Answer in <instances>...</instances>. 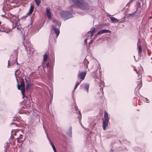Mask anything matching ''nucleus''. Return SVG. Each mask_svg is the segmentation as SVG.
<instances>
[{
  "mask_svg": "<svg viewBox=\"0 0 152 152\" xmlns=\"http://www.w3.org/2000/svg\"><path fill=\"white\" fill-rule=\"evenodd\" d=\"M51 90L53 89L51 87Z\"/></svg>",
  "mask_w": 152,
  "mask_h": 152,
  "instance_id": "58836bf2",
  "label": "nucleus"
},
{
  "mask_svg": "<svg viewBox=\"0 0 152 152\" xmlns=\"http://www.w3.org/2000/svg\"><path fill=\"white\" fill-rule=\"evenodd\" d=\"M75 109L77 111L76 113L77 114H78V118L79 119H80L81 118V114L80 112V111L78 110V107L76 105H75Z\"/></svg>",
  "mask_w": 152,
  "mask_h": 152,
  "instance_id": "9b49d317",
  "label": "nucleus"
},
{
  "mask_svg": "<svg viewBox=\"0 0 152 152\" xmlns=\"http://www.w3.org/2000/svg\"><path fill=\"white\" fill-rule=\"evenodd\" d=\"M137 48L138 49V53L139 54H140L142 52V48L141 45H137Z\"/></svg>",
  "mask_w": 152,
  "mask_h": 152,
  "instance_id": "6ab92c4d",
  "label": "nucleus"
},
{
  "mask_svg": "<svg viewBox=\"0 0 152 152\" xmlns=\"http://www.w3.org/2000/svg\"><path fill=\"white\" fill-rule=\"evenodd\" d=\"M1 24V22H0V25Z\"/></svg>",
  "mask_w": 152,
  "mask_h": 152,
  "instance_id": "79ce46f5",
  "label": "nucleus"
},
{
  "mask_svg": "<svg viewBox=\"0 0 152 152\" xmlns=\"http://www.w3.org/2000/svg\"><path fill=\"white\" fill-rule=\"evenodd\" d=\"M23 44H24V46L25 48V49H26V45H25V44L24 42H23Z\"/></svg>",
  "mask_w": 152,
  "mask_h": 152,
  "instance_id": "72a5a7b5",
  "label": "nucleus"
},
{
  "mask_svg": "<svg viewBox=\"0 0 152 152\" xmlns=\"http://www.w3.org/2000/svg\"><path fill=\"white\" fill-rule=\"evenodd\" d=\"M73 6H69V11L67 10H62L60 11V16L64 20H66L73 17L72 14V7Z\"/></svg>",
  "mask_w": 152,
  "mask_h": 152,
  "instance_id": "f03ea898",
  "label": "nucleus"
},
{
  "mask_svg": "<svg viewBox=\"0 0 152 152\" xmlns=\"http://www.w3.org/2000/svg\"><path fill=\"white\" fill-rule=\"evenodd\" d=\"M142 71L141 70H140V71H139L138 72H137V73L138 74H140L141 73H142Z\"/></svg>",
  "mask_w": 152,
  "mask_h": 152,
  "instance_id": "7c9ffc66",
  "label": "nucleus"
},
{
  "mask_svg": "<svg viewBox=\"0 0 152 152\" xmlns=\"http://www.w3.org/2000/svg\"><path fill=\"white\" fill-rule=\"evenodd\" d=\"M135 14V12H134L132 14H129V16L130 17V16H133Z\"/></svg>",
  "mask_w": 152,
  "mask_h": 152,
  "instance_id": "c756f323",
  "label": "nucleus"
},
{
  "mask_svg": "<svg viewBox=\"0 0 152 152\" xmlns=\"http://www.w3.org/2000/svg\"><path fill=\"white\" fill-rule=\"evenodd\" d=\"M34 9V7L32 5L30 7L29 11L26 14V16L31 14L33 12Z\"/></svg>",
  "mask_w": 152,
  "mask_h": 152,
  "instance_id": "f8f14e48",
  "label": "nucleus"
},
{
  "mask_svg": "<svg viewBox=\"0 0 152 152\" xmlns=\"http://www.w3.org/2000/svg\"><path fill=\"white\" fill-rule=\"evenodd\" d=\"M45 132H46V134H47V137H48V134H47V133L46 132V131H45Z\"/></svg>",
  "mask_w": 152,
  "mask_h": 152,
  "instance_id": "4c0bfd02",
  "label": "nucleus"
},
{
  "mask_svg": "<svg viewBox=\"0 0 152 152\" xmlns=\"http://www.w3.org/2000/svg\"><path fill=\"white\" fill-rule=\"evenodd\" d=\"M20 72V71L19 70H16L15 73V75L16 77L18 75L17 73L18 74Z\"/></svg>",
  "mask_w": 152,
  "mask_h": 152,
  "instance_id": "bb28decb",
  "label": "nucleus"
},
{
  "mask_svg": "<svg viewBox=\"0 0 152 152\" xmlns=\"http://www.w3.org/2000/svg\"><path fill=\"white\" fill-rule=\"evenodd\" d=\"M110 152H115V151L111 149L110 151Z\"/></svg>",
  "mask_w": 152,
  "mask_h": 152,
  "instance_id": "f704fd0d",
  "label": "nucleus"
},
{
  "mask_svg": "<svg viewBox=\"0 0 152 152\" xmlns=\"http://www.w3.org/2000/svg\"><path fill=\"white\" fill-rule=\"evenodd\" d=\"M89 86V85L88 84L85 83L81 85L80 88L82 89H84L86 91L87 93H88Z\"/></svg>",
  "mask_w": 152,
  "mask_h": 152,
  "instance_id": "6e6552de",
  "label": "nucleus"
},
{
  "mask_svg": "<svg viewBox=\"0 0 152 152\" xmlns=\"http://www.w3.org/2000/svg\"><path fill=\"white\" fill-rule=\"evenodd\" d=\"M100 89L101 92V90H102V92H103V89H102V88H100Z\"/></svg>",
  "mask_w": 152,
  "mask_h": 152,
  "instance_id": "c9c22d12",
  "label": "nucleus"
},
{
  "mask_svg": "<svg viewBox=\"0 0 152 152\" xmlns=\"http://www.w3.org/2000/svg\"><path fill=\"white\" fill-rule=\"evenodd\" d=\"M88 37L87 38H86V39L84 40V42L86 44L87 43V40L88 38Z\"/></svg>",
  "mask_w": 152,
  "mask_h": 152,
  "instance_id": "2f4dec72",
  "label": "nucleus"
},
{
  "mask_svg": "<svg viewBox=\"0 0 152 152\" xmlns=\"http://www.w3.org/2000/svg\"><path fill=\"white\" fill-rule=\"evenodd\" d=\"M89 63L88 61V60L86 59H85L84 60V65L86 66V67L87 68H88V65H87Z\"/></svg>",
  "mask_w": 152,
  "mask_h": 152,
  "instance_id": "b1692460",
  "label": "nucleus"
},
{
  "mask_svg": "<svg viewBox=\"0 0 152 152\" xmlns=\"http://www.w3.org/2000/svg\"><path fill=\"white\" fill-rule=\"evenodd\" d=\"M52 15L50 11L48 10V19H50L51 18Z\"/></svg>",
  "mask_w": 152,
  "mask_h": 152,
  "instance_id": "a878e982",
  "label": "nucleus"
},
{
  "mask_svg": "<svg viewBox=\"0 0 152 152\" xmlns=\"http://www.w3.org/2000/svg\"><path fill=\"white\" fill-rule=\"evenodd\" d=\"M9 66V63L8 62V66Z\"/></svg>",
  "mask_w": 152,
  "mask_h": 152,
  "instance_id": "ea45409f",
  "label": "nucleus"
},
{
  "mask_svg": "<svg viewBox=\"0 0 152 152\" xmlns=\"http://www.w3.org/2000/svg\"><path fill=\"white\" fill-rule=\"evenodd\" d=\"M104 118L103 119V127L104 130H105L108 124L110 117L108 113L105 111L104 114Z\"/></svg>",
  "mask_w": 152,
  "mask_h": 152,
  "instance_id": "20e7f679",
  "label": "nucleus"
},
{
  "mask_svg": "<svg viewBox=\"0 0 152 152\" xmlns=\"http://www.w3.org/2000/svg\"><path fill=\"white\" fill-rule=\"evenodd\" d=\"M110 18L112 22L113 23H116L118 22V20L117 19L114 17L110 16Z\"/></svg>",
  "mask_w": 152,
  "mask_h": 152,
  "instance_id": "4468645a",
  "label": "nucleus"
},
{
  "mask_svg": "<svg viewBox=\"0 0 152 152\" xmlns=\"http://www.w3.org/2000/svg\"><path fill=\"white\" fill-rule=\"evenodd\" d=\"M95 30V28H93L91 29V31L90 32H88V34H91V37H92L93 36V34L94 33V31Z\"/></svg>",
  "mask_w": 152,
  "mask_h": 152,
  "instance_id": "412c9836",
  "label": "nucleus"
},
{
  "mask_svg": "<svg viewBox=\"0 0 152 152\" xmlns=\"http://www.w3.org/2000/svg\"><path fill=\"white\" fill-rule=\"evenodd\" d=\"M97 73L96 72H94V78L95 79V81H98V80L99 79V78L98 76H97Z\"/></svg>",
  "mask_w": 152,
  "mask_h": 152,
  "instance_id": "f3484780",
  "label": "nucleus"
},
{
  "mask_svg": "<svg viewBox=\"0 0 152 152\" xmlns=\"http://www.w3.org/2000/svg\"><path fill=\"white\" fill-rule=\"evenodd\" d=\"M142 99L145 102L147 103H149V100L147 98L142 97Z\"/></svg>",
  "mask_w": 152,
  "mask_h": 152,
  "instance_id": "5701e85b",
  "label": "nucleus"
},
{
  "mask_svg": "<svg viewBox=\"0 0 152 152\" xmlns=\"http://www.w3.org/2000/svg\"><path fill=\"white\" fill-rule=\"evenodd\" d=\"M53 91H49V94L50 96V99H49V101L50 102H51L52 101L53 99Z\"/></svg>",
  "mask_w": 152,
  "mask_h": 152,
  "instance_id": "2eb2a0df",
  "label": "nucleus"
},
{
  "mask_svg": "<svg viewBox=\"0 0 152 152\" xmlns=\"http://www.w3.org/2000/svg\"><path fill=\"white\" fill-rule=\"evenodd\" d=\"M86 72H82L78 73L77 77H79L81 80V81L83 80L86 76Z\"/></svg>",
  "mask_w": 152,
  "mask_h": 152,
  "instance_id": "0eeeda50",
  "label": "nucleus"
},
{
  "mask_svg": "<svg viewBox=\"0 0 152 152\" xmlns=\"http://www.w3.org/2000/svg\"><path fill=\"white\" fill-rule=\"evenodd\" d=\"M110 31L108 30H101L99 31L95 35L94 37V38L97 35L101 34L106 33H110Z\"/></svg>",
  "mask_w": 152,
  "mask_h": 152,
  "instance_id": "1a4fd4ad",
  "label": "nucleus"
},
{
  "mask_svg": "<svg viewBox=\"0 0 152 152\" xmlns=\"http://www.w3.org/2000/svg\"><path fill=\"white\" fill-rule=\"evenodd\" d=\"M53 23L56 25H52L51 27L52 30L54 31L55 35L53 37L54 40H56L57 38L60 33L59 27L61 25L60 22L56 20H53Z\"/></svg>",
  "mask_w": 152,
  "mask_h": 152,
  "instance_id": "7ed1b4c3",
  "label": "nucleus"
},
{
  "mask_svg": "<svg viewBox=\"0 0 152 152\" xmlns=\"http://www.w3.org/2000/svg\"><path fill=\"white\" fill-rule=\"evenodd\" d=\"M71 4L74 6L83 10H86L89 9V7L84 0H69Z\"/></svg>",
  "mask_w": 152,
  "mask_h": 152,
  "instance_id": "f257e3e1",
  "label": "nucleus"
},
{
  "mask_svg": "<svg viewBox=\"0 0 152 152\" xmlns=\"http://www.w3.org/2000/svg\"><path fill=\"white\" fill-rule=\"evenodd\" d=\"M81 82V80H80L79 81H77L76 83V84H75V86L74 87V89L72 91V94L73 93L75 89L77 88V86L79 85V84H80V83Z\"/></svg>",
  "mask_w": 152,
  "mask_h": 152,
  "instance_id": "dca6fc26",
  "label": "nucleus"
},
{
  "mask_svg": "<svg viewBox=\"0 0 152 152\" xmlns=\"http://www.w3.org/2000/svg\"><path fill=\"white\" fill-rule=\"evenodd\" d=\"M72 128L71 127H70L67 132V134L69 136V137H71L72 135Z\"/></svg>",
  "mask_w": 152,
  "mask_h": 152,
  "instance_id": "aec40b11",
  "label": "nucleus"
},
{
  "mask_svg": "<svg viewBox=\"0 0 152 152\" xmlns=\"http://www.w3.org/2000/svg\"><path fill=\"white\" fill-rule=\"evenodd\" d=\"M54 58V57H53V61L52 63H51V65H50L49 64V63L48 62V77H53V72L52 71L53 69V59Z\"/></svg>",
  "mask_w": 152,
  "mask_h": 152,
  "instance_id": "423d86ee",
  "label": "nucleus"
},
{
  "mask_svg": "<svg viewBox=\"0 0 152 152\" xmlns=\"http://www.w3.org/2000/svg\"><path fill=\"white\" fill-rule=\"evenodd\" d=\"M139 82L140 83H142V81L141 80H139ZM142 85H141V84H138V85H137V86H139V88H140L141 87V86Z\"/></svg>",
  "mask_w": 152,
  "mask_h": 152,
  "instance_id": "c85d7f7f",
  "label": "nucleus"
},
{
  "mask_svg": "<svg viewBox=\"0 0 152 152\" xmlns=\"http://www.w3.org/2000/svg\"><path fill=\"white\" fill-rule=\"evenodd\" d=\"M26 44H27V45L28 47H30V48H31V47L30 46V44L29 41H27V42H26Z\"/></svg>",
  "mask_w": 152,
  "mask_h": 152,
  "instance_id": "cd10ccee",
  "label": "nucleus"
},
{
  "mask_svg": "<svg viewBox=\"0 0 152 152\" xmlns=\"http://www.w3.org/2000/svg\"><path fill=\"white\" fill-rule=\"evenodd\" d=\"M46 14L47 16H48V8H46Z\"/></svg>",
  "mask_w": 152,
  "mask_h": 152,
  "instance_id": "473e14b6",
  "label": "nucleus"
},
{
  "mask_svg": "<svg viewBox=\"0 0 152 152\" xmlns=\"http://www.w3.org/2000/svg\"><path fill=\"white\" fill-rule=\"evenodd\" d=\"M132 1V0H131L129 2L128 4H127L126 5V6L125 7V8L126 9H128L129 7V5H130V3Z\"/></svg>",
  "mask_w": 152,
  "mask_h": 152,
  "instance_id": "393cba45",
  "label": "nucleus"
},
{
  "mask_svg": "<svg viewBox=\"0 0 152 152\" xmlns=\"http://www.w3.org/2000/svg\"><path fill=\"white\" fill-rule=\"evenodd\" d=\"M97 82L98 83H99V84L100 87H101L102 86H103L104 84V82L101 81V79H98V81H97Z\"/></svg>",
  "mask_w": 152,
  "mask_h": 152,
  "instance_id": "a211bd4d",
  "label": "nucleus"
},
{
  "mask_svg": "<svg viewBox=\"0 0 152 152\" xmlns=\"http://www.w3.org/2000/svg\"><path fill=\"white\" fill-rule=\"evenodd\" d=\"M92 41H93V40H91V42H89V44H90L92 42Z\"/></svg>",
  "mask_w": 152,
  "mask_h": 152,
  "instance_id": "e433bc0d",
  "label": "nucleus"
},
{
  "mask_svg": "<svg viewBox=\"0 0 152 152\" xmlns=\"http://www.w3.org/2000/svg\"><path fill=\"white\" fill-rule=\"evenodd\" d=\"M48 58V55L47 53L45 54L44 56L43 57V61L42 62V65L44 69V67H45V65H46V67H48V63H46V64L45 63V61H46Z\"/></svg>",
  "mask_w": 152,
  "mask_h": 152,
  "instance_id": "9d476101",
  "label": "nucleus"
},
{
  "mask_svg": "<svg viewBox=\"0 0 152 152\" xmlns=\"http://www.w3.org/2000/svg\"><path fill=\"white\" fill-rule=\"evenodd\" d=\"M17 87L18 89L21 90V93L23 96V98L24 95L25 90L24 81L23 80L21 81L20 85H19V84H18Z\"/></svg>",
  "mask_w": 152,
  "mask_h": 152,
  "instance_id": "39448f33",
  "label": "nucleus"
},
{
  "mask_svg": "<svg viewBox=\"0 0 152 152\" xmlns=\"http://www.w3.org/2000/svg\"><path fill=\"white\" fill-rule=\"evenodd\" d=\"M35 1L37 6L40 5L41 3L40 0H35Z\"/></svg>",
  "mask_w": 152,
  "mask_h": 152,
  "instance_id": "4be33fe9",
  "label": "nucleus"
},
{
  "mask_svg": "<svg viewBox=\"0 0 152 152\" xmlns=\"http://www.w3.org/2000/svg\"><path fill=\"white\" fill-rule=\"evenodd\" d=\"M48 140H49L50 144L54 152H57L56 148L53 142L51 141V140H49V139H48Z\"/></svg>",
  "mask_w": 152,
  "mask_h": 152,
  "instance_id": "ddd939ff",
  "label": "nucleus"
},
{
  "mask_svg": "<svg viewBox=\"0 0 152 152\" xmlns=\"http://www.w3.org/2000/svg\"><path fill=\"white\" fill-rule=\"evenodd\" d=\"M31 50V49H30V50H29V51H30Z\"/></svg>",
  "mask_w": 152,
  "mask_h": 152,
  "instance_id": "a19ab883",
  "label": "nucleus"
}]
</instances>
